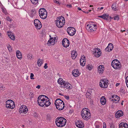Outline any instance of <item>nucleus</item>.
Segmentation results:
<instances>
[{"label": "nucleus", "instance_id": "1", "mask_svg": "<svg viewBox=\"0 0 128 128\" xmlns=\"http://www.w3.org/2000/svg\"><path fill=\"white\" fill-rule=\"evenodd\" d=\"M89 110L87 108H83L81 112V116L84 120H87L91 117L90 113L89 112Z\"/></svg>", "mask_w": 128, "mask_h": 128}, {"label": "nucleus", "instance_id": "2", "mask_svg": "<svg viewBox=\"0 0 128 128\" xmlns=\"http://www.w3.org/2000/svg\"><path fill=\"white\" fill-rule=\"evenodd\" d=\"M56 125L60 127L64 126L66 124V120L63 117L57 118L55 122Z\"/></svg>", "mask_w": 128, "mask_h": 128}, {"label": "nucleus", "instance_id": "3", "mask_svg": "<svg viewBox=\"0 0 128 128\" xmlns=\"http://www.w3.org/2000/svg\"><path fill=\"white\" fill-rule=\"evenodd\" d=\"M54 104L56 108L58 110H62L64 107V103L63 100L60 98L56 100L55 101Z\"/></svg>", "mask_w": 128, "mask_h": 128}, {"label": "nucleus", "instance_id": "4", "mask_svg": "<svg viewBox=\"0 0 128 128\" xmlns=\"http://www.w3.org/2000/svg\"><path fill=\"white\" fill-rule=\"evenodd\" d=\"M55 22L56 26L59 28L63 27L65 22L64 17L62 16L57 18Z\"/></svg>", "mask_w": 128, "mask_h": 128}, {"label": "nucleus", "instance_id": "5", "mask_svg": "<svg viewBox=\"0 0 128 128\" xmlns=\"http://www.w3.org/2000/svg\"><path fill=\"white\" fill-rule=\"evenodd\" d=\"M112 66L115 69H120L121 68L120 62L117 59L113 60L112 62Z\"/></svg>", "mask_w": 128, "mask_h": 128}, {"label": "nucleus", "instance_id": "6", "mask_svg": "<svg viewBox=\"0 0 128 128\" xmlns=\"http://www.w3.org/2000/svg\"><path fill=\"white\" fill-rule=\"evenodd\" d=\"M39 14L40 18L42 19H46L47 17V12L44 8H40L39 10Z\"/></svg>", "mask_w": 128, "mask_h": 128}, {"label": "nucleus", "instance_id": "7", "mask_svg": "<svg viewBox=\"0 0 128 128\" xmlns=\"http://www.w3.org/2000/svg\"><path fill=\"white\" fill-rule=\"evenodd\" d=\"M86 30L88 31L93 32L96 30L97 26L96 24H93L92 23H89L86 26Z\"/></svg>", "mask_w": 128, "mask_h": 128}, {"label": "nucleus", "instance_id": "8", "mask_svg": "<svg viewBox=\"0 0 128 128\" xmlns=\"http://www.w3.org/2000/svg\"><path fill=\"white\" fill-rule=\"evenodd\" d=\"M6 107L8 108L12 109L15 107V104L12 100H9L6 102Z\"/></svg>", "mask_w": 128, "mask_h": 128}, {"label": "nucleus", "instance_id": "9", "mask_svg": "<svg viewBox=\"0 0 128 128\" xmlns=\"http://www.w3.org/2000/svg\"><path fill=\"white\" fill-rule=\"evenodd\" d=\"M46 99L44 98H42L40 96H39L38 98L37 102L38 105L42 107L45 105V102Z\"/></svg>", "mask_w": 128, "mask_h": 128}, {"label": "nucleus", "instance_id": "10", "mask_svg": "<svg viewBox=\"0 0 128 128\" xmlns=\"http://www.w3.org/2000/svg\"><path fill=\"white\" fill-rule=\"evenodd\" d=\"M67 31L68 34L71 36L74 35L76 32L75 29L74 28L71 27L67 28Z\"/></svg>", "mask_w": 128, "mask_h": 128}, {"label": "nucleus", "instance_id": "11", "mask_svg": "<svg viewBox=\"0 0 128 128\" xmlns=\"http://www.w3.org/2000/svg\"><path fill=\"white\" fill-rule=\"evenodd\" d=\"M28 111L27 107L24 105L21 106L19 110V112L20 113H23L24 114H26Z\"/></svg>", "mask_w": 128, "mask_h": 128}, {"label": "nucleus", "instance_id": "12", "mask_svg": "<svg viewBox=\"0 0 128 128\" xmlns=\"http://www.w3.org/2000/svg\"><path fill=\"white\" fill-rule=\"evenodd\" d=\"M34 25L38 29H40L42 27L41 22L38 19H36L34 21Z\"/></svg>", "mask_w": 128, "mask_h": 128}, {"label": "nucleus", "instance_id": "13", "mask_svg": "<svg viewBox=\"0 0 128 128\" xmlns=\"http://www.w3.org/2000/svg\"><path fill=\"white\" fill-rule=\"evenodd\" d=\"M62 44L64 47L67 48L70 44L69 40L66 38H64L62 40Z\"/></svg>", "mask_w": 128, "mask_h": 128}, {"label": "nucleus", "instance_id": "14", "mask_svg": "<svg viewBox=\"0 0 128 128\" xmlns=\"http://www.w3.org/2000/svg\"><path fill=\"white\" fill-rule=\"evenodd\" d=\"M63 86H62V87H64L67 89H71L72 88V86L71 84L68 83V82H64L63 83Z\"/></svg>", "mask_w": 128, "mask_h": 128}, {"label": "nucleus", "instance_id": "15", "mask_svg": "<svg viewBox=\"0 0 128 128\" xmlns=\"http://www.w3.org/2000/svg\"><path fill=\"white\" fill-rule=\"evenodd\" d=\"M102 82H100V86L102 88H107L108 86V83L106 82V80L105 81L102 80L101 81Z\"/></svg>", "mask_w": 128, "mask_h": 128}, {"label": "nucleus", "instance_id": "16", "mask_svg": "<svg viewBox=\"0 0 128 128\" xmlns=\"http://www.w3.org/2000/svg\"><path fill=\"white\" fill-rule=\"evenodd\" d=\"M94 50V55L97 57H99L101 54L100 49L97 48H95Z\"/></svg>", "mask_w": 128, "mask_h": 128}, {"label": "nucleus", "instance_id": "17", "mask_svg": "<svg viewBox=\"0 0 128 128\" xmlns=\"http://www.w3.org/2000/svg\"><path fill=\"white\" fill-rule=\"evenodd\" d=\"M123 115V112L121 110L118 111L115 114L116 117L118 118H119L120 117L122 116Z\"/></svg>", "mask_w": 128, "mask_h": 128}, {"label": "nucleus", "instance_id": "18", "mask_svg": "<svg viewBox=\"0 0 128 128\" xmlns=\"http://www.w3.org/2000/svg\"><path fill=\"white\" fill-rule=\"evenodd\" d=\"M76 125L79 128H80L84 127V124L82 121L78 120L76 122Z\"/></svg>", "mask_w": 128, "mask_h": 128}, {"label": "nucleus", "instance_id": "19", "mask_svg": "<svg viewBox=\"0 0 128 128\" xmlns=\"http://www.w3.org/2000/svg\"><path fill=\"white\" fill-rule=\"evenodd\" d=\"M54 39L52 38H50V40L48 41L47 44L48 46H50V45H54V44H55V39H56V38L54 37Z\"/></svg>", "mask_w": 128, "mask_h": 128}, {"label": "nucleus", "instance_id": "20", "mask_svg": "<svg viewBox=\"0 0 128 128\" xmlns=\"http://www.w3.org/2000/svg\"><path fill=\"white\" fill-rule=\"evenodd\" d=\"M73 75L75 77L79 76L80 74V73L78 70V69H74L72 72Z\"/></svg>", "mask_w": 128, "mask_h": 128}, {"label": "nucleus", "instance_id": "21", "mask_svg": "<svg viewBox=\"0 0 128 128\" xmlns=\"http://www.w3.org/2000/svg\"><path fill=\"white\" fill-rule=\"evenodd\" d=\"M104 67L103 65H100L98 68V72L100 74H102L104 71Z\"/></svg>", "mask_w": 128, "mask_h": 128}, {"label": "nucleus", "instance_id": "22", "mask_svg": "<svg viewBox=\"0 0 128 128\" xmlns=\"http://www.w3.org/2000/svg\"><path fill=\"white\" fill-rule=\"evenodd\" d=\"M36 12L35 10L34 9H32L30 12V16L32 18H33L36 15Z\"/></svg>", "mask_w": 128, "mask_h": 128}, {"label": "nucleus", "instance_id": "23", "mask_svg": "<svg viewBox=\"0 0 128 128\" xmlns=\"http://www.w3.org/2000/svg\"><path fill=\"white\" fill-rule=\"evenodd\" d=\"M100 101L102 105H104L106 104V100L104 97H102L100 98Z\"/></svg>", "mask_w": 128, "mask_h": 128}, {"label": "nucleus", "instance_id": "24", "mask_svg": "<svg viewBox=\"0 0 128 128\" xmlns=\"http://www.w3.org/2000/svg\"><path fill=\"white\" fill-rule=\"evenodd\" d=\"M45 102V105L44 106V107H48L51 104V103L50 102L49 98H48V100L46 99Z\"/></svg>", "mask_w": 128, "mask_h": 128}, {"label": "nucleus", "instance_id": "25", "mask_svg": "<svg viewBox=\"0 0 128 128\" xmlns=\"http://www.w3.org/2000/svg\"><path fill=\"white\" fill-rule=\"evenodd\" d=\"M16 55L18 58L20 59H21L22 58V54L18 50L16 52Z\"/></svg>", "mask_w": 128, "mask_h": 128}, {"label": "nucleus", "instance_id": "26", "mask_svg": "<svg viewBox=\"0 0 128 128\" xmlns=\"http://www.w3.org/2000/svg\"><path fill=\"white\" fill-rule=\"evenodd\" d=\"M92 89L91 88L88 89L87 91V92L86 93V95L88 96H90L92 93Z\"/></svg>", "mask_w": 128, "mask_h": 128}, {"label": "nucleus", "instance_id": "27", "mask_svg": "<svg viewBox=\"0 0 128 128\" xmlns=\"http://www.w3.org/2000/svg\"><path fill=\"white\" fill-rule=\"evenodd\" d=\"M71 55L72 58L75 59L77 56V53L76 52L73 51L72 52Z\"/></svg>", "mask_w": 128, "mask_h": 128}, {"label": "nucleus", "instance_id": "28", "mask_svg": "<svg viewBox=\"0 0 128 128\" xmlns=\"http://www.w3.org/2000/svg\"><path fill=\"white\" fill-rule=\"evenodd\" d=\"M64 82H65L63 80V79L61 78H60L58 80V83L60 84V86H62L63 85V83Z\"/></svg>", "mask_w": 128, "mask_h": 128}, {"label": "nucleus", "instance_id": "29", "mask_svg": "<svg viewBox=\"0 0 128 128\" xmlns=\"http://www.w3.org/2000/svg\"><path fill=\"white\" fill-rule=\"evenodd\" d=\"M112 8L113 10L114 11H117V7L116 6V4H112Z\"/></svg>", "mask_w": 128, "mask_h": 128}, {"label": "nucleus", "instance_id": "30", "mask_svg": "<svg viewBox=\"0 0 128 128\" xmlns=\"http://www.w3.org/2000/svg\"><path fill=\"white\" fill-rule=\"evenodd\" d=\"M108 46V47L109 48L110 51H112L114 48V46L113 44L111 43L109 44Z\"/></svg>", "mask_w": 128, "mask_h": 128}, {"label": "nucleus", "instance_id": "31", "mask_svg": "<svg viewBox=\"0 0 128 128\" xmlns=\"http://www.w3.org/2000/svg\"><path fill=\"white\" fill-rule=\"evenodd\" d=\"M105 19L104 20H106L109 21H110L111 20V17L109 16L108 14H106V16H105Z\"/></svg>", "mask_w": 128, "mask_h": 128}, {"label": "nucleus", "instance_id": "32", "mask_svg": "<svg viewBox=\"0 0 128 128\" xmlns=\"http://www.w3.org/2000/svg\"><path fill=\"white\" fill-rule=\"evenodd\" d=\"M112 97L114 98V99L115 98L117 100L118 102L120 100V97L116 95H113L112 96Z\"/></svg>", "mask_w": 128, "mask_h": 128}, {"label": "nucleus", "instance_id": "33", "mask_svg": "<svg viewBox=\"0 0 128 128\" xmlns=\"http://www.w3.org/2000/svg\"><path fill=\"white\" fill-rule=\"evenodd\" d=\"M42 64V61L39 59L38 62V64L39 66H40Z\"/></svg>", "mask_w": 128, "mask_h": 128}, {"label": "nucleus", "instance_id": "34", "mask_svg": "<svg viewBox=\"0 0 128 128\" xmlns=\"http://www.w3.org/2000/svg\"><path fill=\"white\" fill-rule=\"evenodd\" d=\"M2 12H4V13L6 15L8 14V13L6 12V10L4 8H1Z\"/></svg>", "mask_w": 128, "mask_h": 128}, {"label": "nucleus", "instance_id": "35", "mask_svg": "<svg viewBox=\"0 0 128 128\" xmlns=\"http://www.w3.org/2000/svg\"><path fill=\"white\" fill-rule=\"evenodd\" d=\"M32 55L31 54L29 53L27 55V57L28 59L31 60L32 58Z\"/></svg>", "mask_w": 128, "mask_h": 128}, {"label": "nucleus", "instance_id": "36", "mask_svg": "<svg viewBox=\"0 0 128 128\" xmlns=\"http://www.w3.org/2000/svg\"><path fill=\"white\" fill-rule=\"evenodd\" d=\"M34 4L36 5L38 2V0H30Z\"/></svg>", "mask_w": 128, "mask_h": 128}, {"label": "nucleus", "instance_id": "37", "mask_svg": "<svg viewBox=\"0 0 128 128\" xmlns=\"http://www.w3.org/2000/svg\"><path fill=\"white\" fill-rule=\"evenodd\" d=\"M120 124H122V126L124 127H125V128H128V124L126 123H124L123 122L121 123Z\"/></svg>", "mask_w": 128, "mask_h": 128}, {"label": "nucleus", "instance_id": "38", "mask_svg": "<svg viewBox=\"0 0 128 128\" xmlns=\"http://www.w3.org/2000/svg\"><path fill=\"white\" fill-rule=\"evenodd\" d=\"M7 47L9 52L12 51V48L10 44H8V45Z\"/></svg>", "mask_w": 128, "mask_h": 128}, {"label": "nucleus", "instance_id": "39", "mask_svg": "<svg viewBox=\"0 0 128 128\" xmlns=\"http://www.w3.org/2000/svg\"><path fill=\"white\" fill-rule=\"evenodd\" d=\"M92 66H91L90 65V64L88 65L86 67V68L90 70H91L92 69Z\"/></svg>", "mask_w": 128, "mask_h": 128}, {"label": "nucleus", "instance_id": "40", "mask_svg": "<svg viewBox=\"0 0 128 128\" xmlns=\"http://www.w3.org/2000/svg\"><path fill=\"white\" fill-rule=\"evenodd\" d=\"M86 63V61L84 60H82L81 62H80V65L82 66H84L85 65Z\"/></svg>", "mask_w": 128, "mask_h": 128}, {"label": "nucleus", "instance_id": "41", "mask_svg": "<svg viewBox=\"0 0 128 128\" xmlns=\"http://www.w3.org/2000/svg\"><path fill=\"white\" fill-rule=\"evenodd\" d=\"M114 20H118L120 19V16L119 15H117L116 16H115L114 18Z\"/></svg>", "mask_w": 128, "mask_h": 128}, {"label": "nucleus", "instance_id": "42", "mask_svg": "<svg viewBox=\"0 0 128 128\" xmlns=\"http://www.w3.org/2000/svg\"><path fill=\"white\" fill-rule=\"evenodd\" d=\"M6 19L7 20L9 21L10 22H11L12 20V19L10 18L8 16L6 17Z\"/></svg>", "mask_w": 128, "mask_h": 128}, {"label": "nucleus", "instance_id": "43", "mask_svg": "<svg viewBox=\"0 0 128 128\" xmlns=\"http://www.w3.org/2000/svg\"><path fill=\"white\" fill-rule=\"evenodd\" d=\"M86 57L85 56H82L81 57V58L80 60V62H81L82 60H85Z\"/></svg>", "mask_w": 128, "mask_h": 128}, {"label": "nucleus", "instance_id": "44", "mask_svg": "<svg viewBox=\"0 0 128 128\" xmlns=\"http://www.w3.org/2000/svg\"><path fill=\"white\" fill-rule=\"evenodd\" d=\"M105 16H106V14H104L102 16H99V17L100 18H102L104 19H105Z\"/></svg>", "mask_w": 128, "mask_h": 128}, {"label": "nucleus", "instance_id": "45", "mask_svg": "<svg viewBox=\"0 0 128 128\" xmlns=\"http://www.w3.org/2000/svg\"><path fill=\"white\" fill-rule=\"evenodd\" d=\"M10 36V38L11 39L14 40L15 39V37L14 35L10 36V35L9 36Z\"/></svg>", "mask_w": 128, "mask_h": 128}, {"label": "nucleus", "instance_id": "46", "mask_svg": "<svg viewBox=\"0 0 128 128\" xmlns=\"http://www.w3.org/2000/svg\"><path fill=\"white\" fill-rule=\"evenodd\" d=\"M126 86L128 88V76H127L126 79Z\"/></svg>", "mask_w": 128, "mask_h": 128}, {"label": "nucleus", "instance_id": "47", "mask_svg": "<svg viewBox=\"0 0 128 128\" xmlns=\"http://www.w3.org/2000/svg\"><path fill=\"white\" fill-rule=\"evenodd\" d=\"M54 2L57 4L59 5L60 4V3L58 2V0H54Z\"/></svg>", "mask_w": 128, "mask_h": 128}, {"label": "nucleus", "instance_id": "48", "mask_svg": "<svg viewBox=\"0 0 128 128\" xmlns=\"http://www.w3.org/2000/svg\"><path fill=\"white\" fill-rule=\"evenodd\" d=\"M120 91L123 94H125V90H124L123 88H120Z\"/></svg>", "mask_w": 128, "mask_h": 128}, {"label": "nucleus", "instance_id": "49", "mask_svg": "<svg viewBox=\"0 0 128 128\" xmlns=\"http://www.w3.org/2000/svg\"><path fill=\"white\" fill-rule=\"evenodd\" d=\"M34 76V74L32 73H30V78L31 79L33 80L34 79V78L33 77Z\"/></svg>", "mask_w": 128, "mask_h": 128}, {"label": "nucleus", "instance_id": "50", "mask_svg": "<svg viewBox=\"0 0 128 128\" xmlns=\"http://www.w3.org/2000/svg\"><path fill=\"white\" fill-rule=\"evenodd\" d=\"M40 96L41 97H42V98H47V99H48V100L49 98L46 96L44 95H40Z\"/></svg>", "mask_w": 128, "mask_h": 128}, {"label": "nucleus", "instance_id": "51", "mask_svg": "<svg viewBox=\"0 0 128 128\" xmlns=\"http://www.w3.org/2000/svg\"><path fill=\"white\" fill-rule=\"evenodd\" d=\"M64 97L67 100L69 99V96H65Z\"/></svg>", "mask_w": 128, "mask_h": 128}, {"label": "nucleus", "instance_id": "52", "mask_svg": "<svg viewBox=\"0 0 128 128\" xmlns=\"http://www.w3.org/2000/svg\"><path fill=\"white\" fill-rule=\"evenodd\" d=\"M30 98H32L34 97V94L32 93H30Z\"/></svg>", "mask_w": 128, "mask_h": 128}, {"label": "nucleus", "instance_id": "53", "mask_svg": "<svg viewBox=\"0 0 128 128\" xmlns=\"http://www.w3.org/2000/svg\"><path fill=\"white\" fill-rule=\"evenodd\" d=\"M105 51L108 52H110L111 51H110V49H109V48L108 47V46H107V47L105 49Z\"/></svg>", "mask_w": 128, "mask_h": 128}, {"label": "nucleus", "instance_id": "54", "mask_svg": "<svg viewBox=\"0 0 128 128\" xmlns=\"http://www.w3.org/2000/svg\"><path fill=\"white\" fill-rule=\"evenodd\" d=\"M99 111L101 113H102L103 112V110L101 108H100L99 109Z\"/></svg>", "mask_w": 128, "mask_h": 128}, {"label": "nucleus", "instance_id": "55", "mask_svg": "<svg viewBox=\"0 0 128 128\" xmlns=\"http://www.w3.org/2000/svg\"><path fill=\"white\" fill-rule=\"evenodd\" d=\"M47 119L48 120H50V115H48L47 116Z\"/></svg>", "mask_w": 128, "mask_h": 128}, {"label": "nucleus", "instance_id": "56", "mask_svg": "<svg viewBox=\"0 0 128 128\" xmlns=\"http://www.w3.org/2000/svg\"><path fill=\"white\" fill-rule=\"evenodd\" d=\"M47 63L45 64L44 66V67L45 69H46L48 67V66H47Z\"/></svg>", "mask_w": 128, "mask_h": 128}, {"label": "nucleus", "instance_id": "57", "mask_svg": "<svg viewBox=\"0 0 128 128\" xmlns=\"http://www.w3.org/2000/svg\"><path fill=\"white\" fill-rule=\"evenodd\" d=\"M5 88L3 86H2L0 87V89L1 90H4V89Z\"/></svg>", "mask_w": 128, "mask_h": 128}, {"label": "nucleus", "instance_id": "58", "mask_svg": "<svg viewBox=\"0 0 128 128\" xmlns=\"http://www.w3.org/2000/svg\"><path fill=\"white\" fill-rule=\"evenodd\" d=\"M66 6L67 7L69 8H71L72 7V6L71 4H67Z\"/></svg>", "mask_w": 128, "mask_h": 128}, {"label": "nucleus", "instance_id": "59", "mask_svg": "<svg viewBox=\"0 0 128 128\" xmlns=\"http://www.w3.org/2000/svg\"><path fill=\"white\" fill-rule=\"evenodd\" d=\"M117 99H116V98H114V100H113V102H115V103H116L118 102L117 101Z\"/></svg>", "mask_w": 128, "mask_h": 128}, {"label": "nucleus", "instance_id": "60", "mask_svg": "<svg viewBox=\"0 0 128 128\" xmlns=\"http://www.w3.org/2000/svg\"><path fill=\"white\" fill-rule=\"evenodd\" d=\"M104 126L103 128H106V125L105 122L103 123Z\"/></svg>", "mask_w": 128, "mask_h": 128}, {"label": "nucleus", "instance_id": "61", "mask_svg": "<svg viewBox=\"0 0 128 128\" xmlns=\"http://www.w3.org/2000/svg\"><path fill=\"white\" fill-rule=\"evenodd\" d=\"M40 87V86L39 85H38L36 87V88H38V89H39Z\"/></svg>", "mask_w": 128, "mask_h": 128}, {"label": "nucleus", "instance_id": "62", "mask_svg": "<svg viewBox=\"0 0 128 128\" xmlns=\"http://www.w3.org/2000/svg\"><path fill=\"white\" fill-rule=\"evenodd\" d=\"M103 8H104V7H102L100 8H98V9H99V10H102L103 9Z\"/></svg>", "mask_w": 128, "mask_h": 128}, {"label": "nucleus", "instance_id": "63", "mask_svg": "<svg viewBox=\"0 0 128 128\" xmlns=\"http://www.w3.org/2000/svg\"><path fill=\"white\" fill-rule=\"evenodd\" d=\"M96 128H100V126L99 125H96L95 126Z\"/></svg>", "mask_w": 128, "mask_h": 128}, {"label": "nucleus", "instance_id": "64", "mask_svg": "<svg viewBox=\"0 0 128 128\" xmlns=\"http://www.w3.org/2000/svg\"><path fill=\"white\" fill-rule=\"evenodd\" d=\"M110 128H114V126L111 125Z\"/></svg>", "mask_w": 128, "mask_h": 128}]
</instances>
